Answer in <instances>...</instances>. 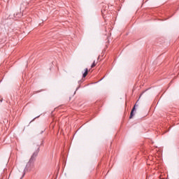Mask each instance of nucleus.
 <instances>
[{
  "instance_id": "1",
  "label": "nucleus",
  "mask_w": 179,
  "mask_h": 179,
  "mask_svg": "<svg viewBox=\"0 0 179 179\" xmlns=\"http://www.w3.org/2000/svg\"><path fill=\"white\" fill-rule=\"evenodd\" d=\"M26 169L29 171H30L31 169H34V162L29 159V161L27 164Z\"/></svg>"
},
{
  "instance_id": "2",
  "label": "nucleus",
  "mask_w": 179,
  "mask_h": 179,
  "mask_svg": "<svg viewBox=\"0 0 179 179\" xmlns=\"http://www.w3.org/2000/svg\"><path fill=\"white\" fill-rule=\"evenodd\" d=\"M38 155V151L34 152L31 158L29 159V160H31V162H36V157H37Z\"/></svg>"
},
{
  "instance_id": "3",
  "label": "nucleus",
  "mask_w": 179,
  "mask_h": 179,
  "mask_svg": "<svg viewBox=\"0 0 179 179\" xmlns=\"http://www.w3.org/2000/svg\"><path fill=\"white\" fill-rule=\"evenodd\" d=\"M137 106H138V105L136 103V104L134 105L133 109L131 110V113H130V116H129V118H130V119L132 118V117H134V110H135V108H136V107Z\"/></svg>"
},
{
  "instance_id": "4",
  "label": "nucleus",
  "mask_w": 179,
  "mask_h": 179,
  "mask_svg": "<svg viewBox=\"0 0 179 179\" xmlns=\"http://www.w3.org/2000/svg\"><path fill=\"white\" fill-rule=\"evenodd\" d=\"M87 73H89V70L87 69H85V73L83 74V78L87 76Z\"/></svg>"
},
{
  "instance_id": "5",
  "label": "nucleus",
  "mask_w": 179,
  "mask_h": 179,
  "mask_svg": "<svg viewBox=\"0 0 179 179\" xmlns=\"http://www.w3.org/2000/svg\"><path fill=\"white\" fill-rule=\"evenodd\" d=\"M94 66H96V62L94 61L93 64L91 66V68H94Z\"/></svg>"
}]
</instances>
